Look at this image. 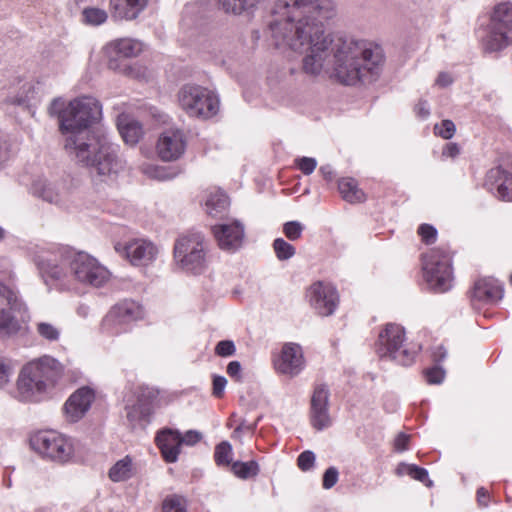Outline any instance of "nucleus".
I'll list each match as a JSON object with an SVG mask.
<instances>
[{"instance_id":"a211bd4d","label":"nucleus","mask_w":512,"mask_h":512,"mask_svg":"<svg viewBox=\"0 0 512 512\" xmlns=\"http://www.w3.org/2000/svg\"><path fill=\"white\" fill-rule=\"evenodd\" d=\"M329 390L325 385L315 387L311 397L310 420L316 430H324L331 426L329 414Z\"/></svg>"},{"instance_id":"4be33fe9","label":"nucleus","mask_w":512,"mask_h":512,"mask_svg":"<svg viewBox=\"0 0 512 512\" xmlns=\"http://www.w3.org/2000/svg\"><path fill=\"white\" fill-rule=\"evenodd\" d=\"M485 185L499 199L512 201V174L501 167L492 168L488 171Z\"/></svg>"},{"instance_id":"a19ab883","label":"nucleus","mask_w":512,"mask_h":512,"mask_svg":"<svg viewBox=\"0 0 512 512\" xmlns=\"http://www.w3.org/2000/svg\"><path fill=\"white\" fill-rule=\"evenodd\" d=\"M425 377L429 384H440L444 380L445 371L436 365L425 371Z\"/></svg>"},{"instance_id":"cd10ccee","label":"nucleus","mask_w":512,"mask_h":512,"mask_svg":"<svg viewBox=\"0 0 512 512\" xmlns=\"http://www.w3.org/2000/svg\"><path fill=\"white\" fill-rule=\"evenodd\" d=\"M148 0H110L114 16L120 19H135L146 7Z\"/></svg>"},{"instance_id":"7c9ffc66","label":"nucleus","mask_w":512,"mask_h":512,"mask_svg":"<svg viewBox=\"0 0 512 512\" xmlns=\"http://www.w3.org/2000/svg\"><path fill=\"white\" fill-rule=\"evenodd\" d=\"M33 193L49 203L59 204L62 201L61 193L56 184L47 180H37L33 184Z\"/></svg>"},{"instance_id":"6e6d98bb","label":"nucleus","mask_w":512,"mask_h":512,"mask_svg":"<svg viewBox=\"0 0 512 512\" xmlns=\"http://www.w3.org/2000/svg\"><path fill=\"white\" fill-rule=\"evenodd\" d=\"M459 152L460 149L458 145L455 143H448L443 149V155L451 158L456 157L459 154Z\"/></svg>"},{"instance_id":"f257e3e1","label":"nucleus","mask_w":512,"mask_h":512,"mask_svg":"<svg viewBox=\"0 0 512 512\" xmlns=\"http://www.w3.org/2000/svg\"><path fill=\"white\" fill-rule=\"evenodd\" d=\"M335 15L332 0H278L268 30L277 48L306 53L303 69L317 75L333 53V71L344 85L373 80L380 71L382 49L365 40L337 38L325 33L324 22Z\"/></svg>"},{"instance_id":"bb28decb","label":"nucleus","mask_w":512,"mask_h":512,"mask_svg":"<svg viewBox=\"0 0 512 512\" xmlns=\"http://www.w3.org/2000/svg\"><path fill=\"white\" fill-rule=\"evenodd\" d=\"M137 473V466L134 459L126 455L116 461L108 470V478L114 482H124L133 478Z\"/></svg>"},{"instance_id":"412c9836","label":"nucleus","mask_w":512,"mask_h":512,"mask_svg":"<svg viewBox=\"0 0 512 512\" xmlns=\"http://www.w3.org/2000/svg\"><path fill=\"white\" fill-rule=\"evenodd\" d=\"M213 235L219 248L234 253L239 250L245 240L243 226H212Z\"/></svg>"},{"instance_id":"2eb2a0df","label":"nucleus","mask_w":512,"mask_h":512,"mask_svg":"<svg viewBox=\"0 0 512 512\" xmlns=\"http://www.w3.org/2000/svg\"><path fill=\"white\" fill-rule=\"evenodd\" d=\"M503 287L501 283L490 277L480 278L475 281L469 292V298L474 308L482 305L495 304L503 297Z\"/></svg>"},{"instance_id":"393cba45","label":"nucleus","mask_w":512,"mask_h":512,"mask_svg":"<svg viewBox=\"0 0 512 512\" xmlns=\"http://www.w3.org/2000/svg\"><path fill=\"white\" fill-rule=\"evenodd\" d=\"M142 51V44L134 39L124 38L113 41L106 45L105 53L107 56L112 58L113 56L118 57H135ZM109 68L116 69L117 66L113 59L109 60Z\"/></svg>"},{"instance_id":"13d9d810","label":"nucleus","mask_w":512,"mask_h":512,"mask_svg":"<svg viewBox=\"0 0 512 512\" xmlns=\"http://www.w3.org/2000/svg\"><path fill=\"white\" fill-rule=\"evenodd\" d=\"M453 82V79L450 74L442 72L438 75L436 79V84L440 87H446Z\"/></svg>"},{"instance_id":"a18cd8bd","label":"nucleus","mask_w":512,"mask_h":512,"mask_svg":"<svg viewBox=\"0 0 512 512\" xmlns=\"http://www.w3.org/2000/svg\"><path fill=\"white\" fill-rule=\"evenodd\" d=\"M295 163L305 175L311 174L317 166L316 160L310 157L298 158Z\"/></svg>"},{"instance_id":"bf43d9fd","label":"nucleus","mask_w":512,"mask_h":512,"mask_svg":"<svg viewBox=\"0 0 512 512\" xmlns=\"http://www.w3.org/2000/svg\"><path fill=\"white\" fill-rule=\"evenodd\" d=\"M488 497H489L488 491L485 488L481 487L477 490V501L480 506L487 507Z\"/></svg>"},{"instance_id":"864d4df0","label":"nucleus","mask_w":512,"mask_h":512,"mask_svg":"<svg viewBox=\"0 0 512 512\" xmlns=\"http://www.w3.org/2000/svg\"><path fill=\"white\" fill-rule=\"evenodd\" d=\"M302 228V226H284V234L289 240L295 241L301 237Z\"/></svg>"},{"instance_id":"79ce46f5","label":"nucleus","mask_w":512,"mask_h":512,"mask_svg":"<svg viewBox=\"0 0 512 512\" xmlns=\"http://www.w3.org/2000/svg\"><path fill=\"white\" fill-rule=\"evenodd\" d=\"M417 233L427 245L434 243L438 234L435 226H419Z\"/></svg>"},{"instance_id":"5701e85b","label":"nucleus","mask_w":512,"mask_h":512,"mask_svg":"<svg viewBox=\"0 0 512 512\" xmlns=\"http://www.w3.org/2000/svg\"><path fill=\"white\" fill-rule=\"evenodd\" d=\"M156 443L167 463H174L178 460L182 447L178 430L169 428L161 430L156 436Z\"/></svg>"},{"instance_id":"37998d69","label":"nucleus","mask_w":512,"mask_h":512,"mask_svg":"<svg viewBox=\"0 0 512 512\" xmlns=\"http://www.w3.org/2000/svg\"><path fill=\"white\" fill-rule=\"evenodd\" d=\"M236 352V347L233 341L231 340H222L217 343L215 347V353L221 357H229L234 355Z\"/></svg>"},{"instance_id":"c03bdc74","label":"nucleus","mask_w":512,"mask_h":512,"mask_svg":"<svg viewBox=\"0 0 512 512\" xmlns=\"http://www.w3.org/2000/svg\"><path fill=\"white\" fill-rule=\"evenodd\" d=\"M297 463L302 471H308L314 466L315 454L310 450L304 451L298 456Z\"/></svg>"},{"instance_id":"c85d7f7f","label":"nucleus","mask_w":512,"mask_h":512,"mask_svg":"<svg viewBox=\"0 0 512 512\" xmlns=\"http://www.w3.org/2000/svg\"><path fill=\"white\" fill-rule=\"evenodd\" d=\"M230 200L227 194L219 189L214 188L208 192L205 207L206 212L212 217H218L227 210Z\"/></svg>"},{"instance_id":"8fccbe9b","label":"nucleus","mask_w":512,"mask_h":512,"mask_svg":"<svg viewBox=\"0 0 512 512\" xmlns=\"http://www.w3.org/2000/svg\"><path fill=\"white\" fill-rule=\"evenodd\" d=\"M227 380L223 376H214L213 378V395L217 398L222 397L226 387Z\"/></svg>"},{"instance_id":"1a4fd4ad","label":"nucleus","mask_w":512,"mask_h":512,"mask_svg":"<svg viewBox=\"0 0 512 512\" xmlns=\"http://www.w3.org/2000/svg\"><path fill=\"white\" fill-rule=\"evenodd\" d=\"M143 307L136 301L123 300L116 303L101 322V331L108 335H119L127 332L132 322L142 319Z\"/></svg>"},{"instance_id":"ea45409f","label":"nucleus","mask_w":512,"mask_h":512,"mask_svg":"<svg viewBox=\"0 0 512 512\" xmlns=\"http://www.w3.org/2000/svg\"><path fill=\"white\" fill-rule=\"evenodd\" d=\"M456 127L451 120H443L434 126V133L443 139H450L455 133Z\"/></svg>"},{"instance_id":"c756f323","label":"nucleus","mask_w":512,"mask_h":512,"mask_svg":"<svg viewBox=\"0 0 512 512\" xmlns=\"http://www.w3.org/2000/svg\"><path fill=\"white\" fill-rule=\"evenodd\" d=\"M338 189L343 199L349 203H361L366 199L365 193L358 188V184L353 178L339 180Z\"/></svg>"},{"instance_id":"5fc2aeb1","label":"nucleus","mask_w":512,"mask_h":512,"mask_svg":"<svg viewBox=\"0 0 512 512\" xmlns=\"http://www.w3.org/2000/svg\"><path fill=\"white\" fill-rule=\"evenodd\" d=\"M446 356L447 350L442 345L437 346L432 350V359L436 364L442 362L446 358Z\"/></svg>"},{"instance_id":"58836bf2","label":"nucleus","mask_w":512,"mask_h":512,"mask_svg":"<svg viewBox=\"0 0 512 512\" xmlns=\"http://www.w3.org/2000/svg\"><path fill=\"white\" fill-rule=\"evenodd\" d=\"M162 512H188L186 501L178 495H171L164 499Z\"/></svg>"},{"instance_id":"f3484780","label":"nucleus","mask_w":512,"mask_h":512,"mask_svg":"<svg viewBox=\"0 0 512 512\" xmlns=\"http://www.w3.org/2000/svg\"><path fill=\"white\" fill-rule=\"evenodd\" d=\"M186 137L179 129L165 130L157 142V153L163 161H174L179 159L186 149Z\"/></svg>"},{"instance_id":"39448f33","label":"nucleus","mask_w":512,"mask_h":512,"mask_svg":"<svg viewBox=\"0 0 512 512\" xmlns=\"http://www.w3.org/2000/svg\"><path fill=\"white\" fill-rule=\"evenodd\" d=\"M419 349L420 346L406 342L404 328L395 323L386 324L376 342V353L380 358L391 359L402 366L411 365Z\"/></svg>"},{"instance_id":"4d7b16f0","label":"nucleus","mask_w":512,"mask_h":512,"mask_svg":"<svg viewBox=\"0 0 512 512\" xmlns=\"http://www.w3.org/2000/svg\"><path fill=\"white\" fill-rule=\"evenodd\" d=\"M10 155L9 146L6 141L0 138V166L8 160Z\"/></svg>"},{"instance_id":"6ab92c4d","label":"nucleus","mask_w":512,"mask_h":512,"mask_svg":"<svg viewBox=\"0 0 512 512\" xmlns=\"http://www.w3.org/2000/svg\"><path fill=\"white\" fill-rule=\"evenodd\" d=\"M22 303L15 291L0 283V329L16 330L18 322L12 315L13 311L20 310Z\"/></svg>"},{"instance_id":"20e7f679","label":"nucleus","mask_w":512,"mask_h":512,"mask_svg":"<svg viewBox=\"0 0 512 512\" xmlns=\"http://www.w3.org/2000/svg\"><path fill=\"white\" fill-rule=\"evenodd\" d=\"M174 259L185 272L203 274L209 267V242L199 232L179 236L174 244Z\"/></svg>"},{"instance_id":"f8f14e48","label":"nucleus","mask_w":512,"mask_h":512,"mask_svg":"<svg viewBox=\"0 0 512 512\" xmlns=\"http://www.w3.org/2000/svg\"><path fill=\"white\" fill-rule=\"evenodd\" d=\"M306 297L312 309L320 316L334 314L339 305L337 289L330 283L317 281L309 286Z\"/></svg>"},{"instance_id":"dca6fc26","label":"nucleus","mask_w":512,"mask_h":512,"mask_svg":"<svg viewBox=\"0 0 512 512\" xmlns=\"http://www.w3.org/2000/svg\"><path fill=\"white\" fill-rule=\"evenodd\" d=\"M34 262L46 282L64 280L68 274V261L62 254L44 251L35 256Z\"/></svg>"},{"instance_id":"f03ea898","label":"nucleus","mask_w":512,"mask_h":512,"mask_svg":"<svg viewBox=\"0 0 512 512\" xmlns=\"http://www.w3.org/2000/svg\"><path fill=\"white\" fill-rule=\"evenodd\" d=\"M49 112L58 118L59 130L65 137V151L78 163L94 168L99 175L123 169L124 163L117 156L116 148L104 136L95 135L89 129L102 115L97 99L82 96L66 105L61 99H55Z\"/></svg>"},{"instance_id":"9d476101","label":"nucleus","mask_w":512,"mask_h":512,"mask_svg":"<svg viewBox=\"0 0 512 512\" xmlns=\"http://www.w3.org/2000/svg\"><path fill=\"white\" fill-rule=\"evenodd\" d=\"M32 448L53 461L64 463L69 461L74 453L73 444L65 435L54 431H39L31 438Z\"/></svg>"},{"instance_id":"c9c22d12","label":"nucleus","mask_w":512,"mask_h":512,"mask_svg":"<svg viewBox=\"0 0 512 512\" xmlns=\"http://www.w3.org/2000/svg\"><path fill=\"white\" fill-rule=\"evenodd\" d=\"M83 22L87 25L98 26L106 22L108 15L103 9L88 7L82 11Z\"/></svg>"},{"instance_id":"a878e982","label":"nucleus","mask_w":512,"mask_h":512,"mask_svg":"<svg viewBox=\"0 0 512 512\" xmlns=\"http://www.w3.org/2000/svg\"><path fill=\"white\" fill-rule=\"evenodd\" d=\"M117 127L125 143L131 146L137 144L143 135L140 123L126 114L118 116Z\"/></svg>"},{"instance_id":"473e14b6","label":"nucleus","mask_w":512,"mask_h":512,"mask_svg":"<svg viewBox=\"0 0 512 512\" xmlns=\"http://www.w3.org/2000/svg\"><path fill=\"white\" fill-rule=\"evenodd\" d=\"M37 336L49 343H54L60 340L62 329L57 324L49 321H36L34 324Z\"/></svg>"},{"instance_id":"4c0bfd02","label":"nucleus","mask_w":512,"mask_h":512,"mask_svg":"<svg viewBox=\"0 0 512 512\" xmlns=\"http://www.w3.org/2000/svg\"><path fill=\"white\" fill-rule=\"evenodd\" d=\"M232 446L229 442L223 441L215 448L214 458L219 466H228L232 460Z\"/></svg>"},{"instance_id":"aec40b11","label":"nucleus","mask_w":512,"mask_h":512,"mask_svg":"<svg viewBox=\"0 0 512 512\" xmlns=\"http://www.w3.org/2000/svg\"><path fill=\"white\" fill-rule=\"evenodd\" d=\"M95 399L94 390L89 387H81L76 390L64 405L65 413L69 421L76 422L90 409Z\"/></svg>"},{"instance_id":"72a5a7b5","label":"nucleus","mask_w":512,"mask_h":512,"mask_svg":"<svg viewBox=\"0 0 512 512\" xmlns=\"http://www.w3.org/2000/svg\"><path fill=\"white\" fill-rule=\"evenodd\" d=\"M397 473L399 475L407 474L413 479L424 483L427 487L433 485V482L428 477V471L417 465L402 463L398 466Z\"/></svg>"},{"instance_id":"e2e57ef3","label":"nucleus","mask_w":512,"mask_h":512,"mask_svg":"<svg viewBox=\"0 0 512 512\" xmlns=\"http://www.w3.org/2000/svg\"><path fill=\"white\" fill-rule=\"evenodd\" d=\"M77 314L82 317V318H86L88 315H89V312H90V309H89V306L85 305V304H80L78 307H77V310H76Z\"/></svg>"},{"instance_id":"ddd939ff","label":"nucleus","mask_w":512,"mask_h":512,"mask_svg":"<svg viewBox=\"0 0 512 512\" xmlns=\"http://www.w3.org/2000/svg\"><path fill=\"white\" fill-rule=\"evenodd\" d=\"M114 249L124 256L133 266H147L158 254L157 246L146 238H134L126 243L115 242Z\"/></svg>"},{"instance_id":"0e129e2a","label":"nucleus","mask_w":512,"mask_h":512,"mask_svg":"<svg viewBox=\"0 0 512 512\" xmlns=\"http://www.w3.org/2000/svg\"><path fill=\"white\" fill-rule=\"evenodd\" d=\"M0 262L2 263V266H3V267H4V266H8V265H9L8 260H7V259H5V258H0Z\"/></svg>"},{"instance_id":"338daca9","label":"nucleus","mask_w":512,"mask_h":512,"mask_svg":"<svg viewBox=\"0 0 512 512\" xmlns=\"http://www.w3.org/2000/svg\"><path fill=\"white\" fill-rule=\"evenodd\" d=\"M510 281H511V283H512V274H511V277H510Z\"/></svg>"},{"instance_id":"09e8293b","label":"nucleus","mask_w":512,"mask_h":512,"mask_svg":"<svg viewBox=\"0 0 512 512\" xmlns=\"http://www.w3.org/2000/svg\"><path fill=\"white\" fill-rule=\"evenodd\" d=\"M201 438V433L196 430H189L184 435L180 433L181 445L193 446L198 443Z\"/></svg>"},{"instance_id":"e433bc0d","label":"nucleus","mask_w":512,"mask_h":512,"mask_svg":"<svg viewBox=\"0 0 512 512\" xmlns=\"http://www.w3.org/2000/svg\"><path fill=\"white\" fill-rule=\"evenodd\" d=\"M273 250L279 261L289 260L296 253L295 247L290 243L286 242L283 238H276L274 240Z\"/></svg>"},{"instance_id":"2f4dec72","label":"nucleus","mask_w":512,"mask_h":512,"mask_svg":"<svg viewBox=\"0 0 512 512\" xmlns=\"http://www.w3.org/2000/svg\"><path fill=\"white\" fill-rule=\"evenodd\" d=\"M265 0H218L219 6L225 13L241 15L255 9Z\"/></svg>"},{"instance_id":"603ef678","label":"nucleus","mask_w":512,"mask_h":512,"mask_svg":"<svg viewBox=\"0 0 512 512\" xmlns=\"http://www.w3.org/2000/svg\"><path fill=\"white\" fill-rule=\"evenodd\" d=\"M241 364L239 361H231L227 366V374L236 381L241 380Z\"/></svg>"},{"instance_id":"7ed1b4c3","label":"nucleus","mask_w":512,"mask_h":512,"mask_svg":"<svg viewBox=\"0 0 512 512\" xmlns=\"http://www.w3.org/2000/svg\"><path fill=\"white\" fill-rule=\"evenodd\" d=\"M61 364L50 356L27 363L17 379V395L21 401H38L40 396L54 386L61 375Z\"/></svg>"},{"instance_id":"052dcab7","label":"nucleus","mask_w":512,"mask_h":512,"mask_svg":"<svg viewBox=\"0 0 512 512\" xmlns=\"http://www.w3.org/2000/svg\"><path fill=\"white\" fill-rule=\"evenodd\" d=\"M418 116L426 118L429 115V109L426 101H419L415 107Z\"/></svg>"},{"instance_id":"f704fd0d","label":"nucleus","mask_w":512,"mask_h":512,"mask_svg":"<svg viewBox=\"0 0 512 512\" xmlns=\"http://www.w3.org/2000/svg\"><path fill=\"white\" fill-rule=\"evenodd\" d=\"M232 471L238 478L248 479L259 473V465L256 461H237L232 464Z\"/></svg>"},{"instance_id":"de8ad7c7","label":"nucleus","mask_w":512,"mask_h":512,"mask_svg":"<svg viewBox=\"0 0 512 512\" xmlns=\"http://www.w3.org/2000/svg\"><path fill=\"white\" fill-rule=\"evenodd\" d=\"M338 470L335 467H329L323 475V487L325 489L332 488L338 481Z\"/></svg>"},{"instance_id":"49530a36","label":"nucleus","mask_w":512,"mask_h":512,"mask_svg":"<svg viewBox=\"0 0 512 512\" xmlns=\"http://www.w3.org/2000/svg\"><path fill=\"white\" fill-rule=\"evenodd\" d=\"M11 375V366L3 358H0V389L10 382Z\"/></svg>"},{"instance_id":"b1692460","label":"nucleus","mask_w":512,"mask_h":512,"mask_svg":"<svg viewBox=\"0 0 512 512\" xmlns=\"http://www.w3.org/2000/svg\"><path fill=\"white\" fill-rule=\"evenodd\" d=\"M154 398V392L148 390L147 393L143 392L138 396L135 404L127 406V419L133 426L141 425L142 422L148 421L153 412Z\"/></svg>"},{"instance_id":"680f3d73","label":"nucleus","mask_w":512,"mask_h":512,"mask_svg":"<svg viewBox=\"0 0 512 512\" xmlns=\"http://www.w3.org/2000/svg\"><path fill=\"white\" fill-rule=\"evenodd\" d=\"M8 101H9V103L16 105V106H21L24 108L28 107L27 99L23 96L11 97L8 99Z\"/></svg>"},{"instance_id":"9b49d317","label":"nucleus","mask_w":512,"mask_h":512,"mask_svg":"<svg viewBox=\"0 0 512 512\" xmlns=\"http://www.w3.org/2000/svg\"><path fill=\"white\" fill-rule=\"evenodd\" d=\"M69 265L74 278L82 284L99 288L105 286L111 278L110 271L85 252L77 253Z\"/></svg>"},{"instance_id":"4468645a","label":"nucleus","mask_w":512,"mask_h":512,"mask_svg":"<svg viewBox=\"0 0 512 512\" xmlns=\"http://www.w3.org/2000/svg\"><path fill=\"white\" fill-rule=\"evenodd\" d=\"M305 366L304 356L300 345L286 343L274 359V367L280 374L295 377Z\"/></svg>"},{"instance_id":"0eeeda50","label":"nucleus","mask_w":512,"mask_h":512,"mask_svg":"<svg viewBox=\"0 0 512 512\" xmlns=\"http://www.w3.org/2000/svg\"><path fill=\"white\" fill-rule=\"evenodd\" d=\"M483 38L485 50L494 52L512 44V4H497L491 13L489 24Z\"/></svg>"},{"instance_id":"6e6552de","label":"nucleus","mask_w":512,"mask_h":512,"mask_svg":"<svg viewBox=\"0 0 512 512\" xmlns=\"http://www.w3.org/2000/svg\"><path fill=\"white\" fill-rule=\"evenodd\" d=\"M181 108L192 117L208 119L219 110V100L207 88L198 85H185L178 92Z\"/></svg>"},{"instance_id":"3c124183","label":"nucleus","mask_w":512,"mask_h":512,"mask_svg":"<svg viewBox=\"0 0 512 512\" xmlns=\"http://www.w3.org/2000/svg\"><path fill=\"white\" fill-rule=\"evenodd\" d=\"M410 436L405 433H399L394 440V448L398 452H403L408 449Z\"/></svg>"},{"instance_id":"69168bd1","label":"nucleus","mask_w":512,"mask_h":512,"mask_svg":"<svg viewBox=\"0 0 512 512\" xmlns=\"http://www.w3.org/2000/svg\"><path fill=\"white\" fill-rule=\"evenodd\" d=\"M285 224L293 225V224H299V223L297 221H288Z\"/></svg>"},{"instance_id":"423d86ee","label":"nucleus","mask_w":512,"mask_h":512,"mask_svg":"<svg viewBox=\"0 0 512 512\" xmlns=\"http://www.w3.org/2000/svg\"><path fill=\"white\" fill-rule=\"evenodd\" d=\"M453 253L448 246L430 249L422 255V269L426 282L435 292H446L453 283Z\"/></svg>"}]
</instances>
